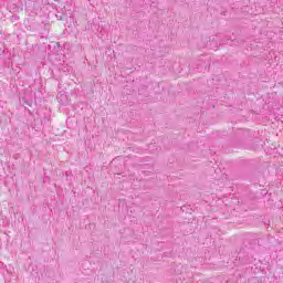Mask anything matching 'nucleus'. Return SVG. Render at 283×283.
I'll list each match as a JSON object with an SVG mask.
<instances>
[{
    "label": "nucleus",
    "instance_id": "1",
    "mask_svg": "<svg viewBox=\"0 0 283 283\" xmlns=\"http://www.w3.org/2000/svg\"><path fill=\"white\" fill-rule=\"evenodd\" d=\"M57 101L61 103V105H65V103H67V95L64 93H59Z\"/></svg>",
    "mask_w": 283,
    "mask_h": 283
}]
</instances>
